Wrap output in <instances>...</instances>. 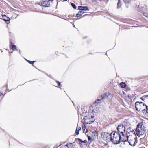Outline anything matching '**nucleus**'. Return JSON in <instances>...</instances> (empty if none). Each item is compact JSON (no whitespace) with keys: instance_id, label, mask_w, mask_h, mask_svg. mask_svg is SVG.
<instances>
[{"instance_id":"nucleus-19","label":"nucleus","mask_w":148,"mask_h":148,"mask_svg":"<svg viewBox=\"0 0 148 148\" xmlns=\"http://www.w3.org/2000/svg\"><path fill=\"white\" fill-rule=\"evenodd\" d=\"M148 97V95H144V96H143L141 98V99L143 100H144L145 99V98H146V97Z\"/></svg>"},{"instance_id":"nucleus-21","label":"nucleus","mask_w":148,"mask_h":148,"mask_svg":"<svg viewBox=\"0 0 148 148\" xmlns=\"http://www.w3.org/2000/svg\"><path fill=\"white\" fill-rule=\"evenodd\" d=\"M71 6L74 9H76V7L75 4L73 3H71Z\"/></svg>"},{"instance_id":"nucleus-4","label":"nucleus","mask_w":148,"mask_h":148,"mask_svg":"<svg viewBox=\"0 0 148 148\" xmlns=\"http://www.w3.org/2000/svg\"><path fill=\"white\" fill-rule=\"evenodd\" d=\"M136 131L138 136L139 137L140 135L143 134L144 132V127L142 123H139L137 125Z\"/></svg>"},{"instance_id":"nucleus-12","label":"nucleus","mask_w":148,"mask_h":148,"mask_svg":"<svg viewBox=\"0 0 148 148\" xmlns=\"http://www.w3.org/2000/svg\"><path fill=\"white\" fill-rule=\"evenodd\" d=\"M2 18L5 21L7 24H9L10 19L9 17L4 15L2 16Z\"/></svg>"},{"instance_id":"nucleus-16","label":"nucleus","mask_w":148,"mask_h":148,"mask_svg":"<svg viewBox=\"0 0 148 148\" xmlns=\"http://www.w3.org/2000/svg\"><path fill=\"white\" fill-rule=\"evenodd\" d=\"M117 5V8L118 9L120 8L121 6V1L120 0H118Z\"/></svg>"},{"instance_id":"nucleus-34","label":"nucleus","mask_w":148,"mask_h":148,"mask_svg":"<svg viewBox=\"0 0 148 148\" xmlns=\"http://www.w3.org/2000/svg\"><path fill=\"white\" fill-rule=\"evenodd\" d=\"M67 1V0H63L62 1L64 2L65 1Z\"/></svg>"},{"instance_id":"nucleus-8","label":"nucleus","mask_w":148,"mask_h":148,"mask_svg":"<svg viewBox=\"0 0 148 148\" xmlns=\"http://www.w3.org/2000/svg\"><path fill=\"white\" fill-rule=\"evenodd\" d=\"M110 93H104L98 97L97 101V103H98L99 101H103V100L105 98L108 97L110 95Z\"/></svg>"},{"instance_id":"nucleus-3","label":"nucleus","mask_w":148,"mask_h":148,"mask_svg":"<svg viewBox=\"0 0 148 148\" xmlns=\"http://www.w3.org/2000/svg\"><path fill=\"white\" fill-rule=\"evenodd\" d=\"M137 138L136 136H130L126 137L125 136L124 142H128L132 146H134L137 142Z\"/></svg>"},{"instance_id":"nucleus-33","label":"nucleus","mask_w":148,"mask_h":148,"mask_svg":"<svg viewBox=\"0 0 148 148\" xmlns=\"http://www.w3.org/2000/svg\"><path fill=\"white\" fill-rule=\"evenodd\" d=\"M53 1V0H48V1L49 2V1Z\"/></svg>"},{"instance_id":"nucleus-29","label":"nucleus","mask_w":148,"mask_h":148,"mask_svg":"<svg viewBox=\"0 0 148 148\" xmlns=\"http://www.w3.org/2000/svg\"><path fill=\"white\" fill-rule=\"evenodd\" d=\"M56 82L58 83V86H59L60 85V82L58 81H56Z\"/></svg>"},{"instance_id":"nucleus-11","label":"nucleus","mask_w":148,"mask_h":148,"mask_svg":"<svg viewBox=\"0 0 148 148\" xmlns=\"http://www.w3.org/2000/svg\"><path fill=\"white\" fill-rule=\"evenodd\" d=\"M97 101H95L94 103L91 106V110L94 112H96L97 111V105L96 104V103H97Z\"/></svg>"},{"instance_id":"nucleus-18","label":"nucleus","mask_w":148,"mask_h":148,"mask_svg":"<svg viewBox=\"0 0 148 148\" xmlns=\"http://www.w3.org/2000/svg\"><path fill=\"white\" fill-rule=\"evenodd\" d=\"M125 88V89L124 90L126 92H128L130 90V88L129 87H126Z\"/></svg>"},{"instance_id":"nucleus-26","label":"nucleus","mask_w":148,"mask_h":148,"mask_svg":"<svg viewBox=\"0 0 148 148\" xmlns=\"http://www.w3.org/2000/svg\"><path fill=\"white\" fill-rule=\"evenodd\" d=\"M75 134L77 135H78L79 134V131L77 130H76Z\"/></svg>"},{"instance_id":"nucleus-24","label":"nucleus","mask_w":148,"mask_h":148,"mask_svg":"<svg viewBox=\"0 0 148 148\" xmlns=\"http://www.w3.org/2000/svg\"><path fill=\"white\" fill-rule=\"evenodd\" d=\"M82 130H84V131L86 129V126H85L84 123H83V125H82Z\"/></svg>"},{"instance_id":"nucleus-7","label":"nucleus","mask_w":148,"mask_h":148,"mask_svg":"<svg viewBox=\"0 0 148 148\" xmlns=\"http://www.w3.org/2000/svg\"><path fill=\"white\" fill-rule=\"evenodd\" d=\"M101 137L107 141H108L111 140L110 134L106 132H102Z\"/></svg>"},{"instance_id":"nucleus-36","label":"nucleus","mask_w":148,"mask_h":148,"mask_svg":"<svg viewBox=\"0 0 148 148\" xmlns=\"http://www.w3.org/2000/svg\"><path fill=\"white\" fill-rule=\"evenodd\" d=\"M123 94H125V93H123Z\"/></svg>"},{"instance_id":"nucleus-20","label":"nucleus","mask_w":148,"mask_h":148,"mask_svg":"<svg viewBox=\"0 0 148 148\" xmlns=\"http://www.w3.org/2000/svg\"><path fill=\"white\" fill-rule=\"evenodd\" d=\"M88 139L89 141V143L90 144L91 142V138L89 136H88Z\"/></svg>"},{"instance_id":"nucleus-31","label":"nucleus","mask_w":148,"mask_h":148,"mask_svg":"<svg viewBox=\"0 0 148 148\" xmlns=\"http://www.w3.org/2000/svg\"><path fill=\"white\" fill-rule=\"evenodd\" d=\"M131 95V99L134 98V97H135L134 95L133 94H132V95Z\"/></svg>"},{"instance_id":"nucleus-27","label":"nucleus","mask_w":148,"mask_h":148,"mask_svg":"<svg viewBox=\"0 0 148 148\" xmlns=\"http://www.w3.org/2000/svg\"><path fill=\"white\" fill-rule=\"evenodd\" d=\"M143 15L145 17H147L148 16V14L146 13H143Z\"/></svg>"},{"instance_id":"nucleus-28","label":"nucleus","mask_w":148,"mask_h":148,"mask_svg":"<svg viewBox=\"0 0 148 148\" xmlns=\"http://www.w3.org/2000/svg\"><path fill=\"white\" fill-rule=\"evenodd\" d=\"M123 1L125 3H127L130 1V0H123Z\"/></svg>"},{"instance_id":"nucleus-15","label":"nucleus","mask_w":148,"mask_h":148,"mask_svg":"<svg viewBox=\"0 0 148 148\" xmlns=\"http://www.w3.org/2000/svg\"><path fill=\"white\" fill-rule=\"evenodd\" d=\"M84 13V12L82 11L79 12L77 14H76V17H78L80 16Z\"/></svg>"},{"instance_id":"nucleus-10","label":"nucleus","mask_w":148,"mask_h":148,"mask_svg":"<svg viewBox=\"0 0 148 148\" xmlns=\"http://www.w3.org/2000/svg\"><path fill=\"white\" fill-rule=\"evenodd\" d=\"M49 2L47 0H44L39 3L40 5L43 7H49L50 6L49 4Z\"/></svg>"},{"instance_id":"nucleus-17","label":"nucleus","mask_w":148,"mask_h":148,"mask_svg":"<svg viewBox=\"0 0 148 148\" xmlns=\"http://www.w3.org/2000/svg\"><path fill=\"white\" fill-rule=\"evenodd\" d=\"M119 85L122 88H125L126 87V84L125 83L123 82L120 83Z\"/></svg>"},{"instance_id":"nucleus-23","label":"nucleus","mask_w":148,"mask_h":148,"mask_svg":"<svg viewBox=\"0 0 148 148\" xmlns=\"http://www.w3.org/2000/svg\"><path fill=\"white\" fill-rule=\"evenodd\" d=\"M77 139H78V141H79V142H81L82 143H85V141H82V140L81 139H80L79 138H77Z\"/></svg>"},{"instance_id":"nucleus-30","label":"nucleus","mask_w":148,"mask_h":148,"mask_svg":"<svg viewBox=\"0 0 148 148\" xmlns=\"http://www.w3.org/2000/svg\"><path fill=\"white\" fill-rule=\"evenodd\" d=\"M128 97L130 100H132V99H131V95H128Z\"/></svg>"},{"instance_id":"nucleus-37","label":"nucleus","mask_w":148,"mask_h":148,"mask_svg":"<svg viewBox=\"0 0 148 148\" xmlns=\"http://www.w3.org/2000/svg\"><path fill=\"white\" fill-rule=\"evenodd\" d=\"M148 114V112H146Z\"/></svg>"},{"instance_id":"nucleus-32","label":"nucleus","mask_w":148,"mask_h":148,"mask_svg":"<svg viewBox=\"0 0 148 148\" xmlns=\"http://www.w3.org/2000/svg\"><path fill=\"white\" fill-rule=\"evenodd\" d=\"M3 95V94L2 93H0V97L2 96Z\"/></svg>"},{"instance_id":"nucleus-6","label":"nucleus","mask_w":148,"mask_h":148,"mask_svg":"<svg viewBox=\"0 0 148 148\" xmlns=\"http://www.w3.org/2000/svg\"><path fill=\"white\" fill-rule=\"evenodd\" d=\"M117 133L120 134V135L123 136H126V134L125 132V127L123 125H119L117 127Z\"/></svg>"},{"instance_id":"nucleus-2","label":"nucleus","mask_w":148,"mask_h":148,"mask_svg":"<svg viewBox=\"0 0 148 148\" xmlns=\"http://www.w3.org/2000/svg\"><path fill=\"white\" fill-rule=\"evenodd\" d=\"M135 108L136 110L139 112L146 111L148 112V106L146 105L145 103L137 101L135 103Z\"/></svg>"},{"instance_id":"nucleus-14","label":"nucleus","mask_w":148,"mask_h":148,"mask_svg":"<svg viewBox=\"0 0 148 148\" xmlns=\"http://www.w3.org/2000/svg\"><path fill=\"white\" fill-rule=\"evenodd\" d=\"M10 47L11 49L14 50L16 49V46L14 45H13L12 42L10 41Z\"/></svg>"},{"instance_id":"nucleus-35","label":"nucleus","mask_w":148,"mask_h":148,"mask_svg":"<svg viewBox=\"0 0 148 148\" xmlns=\"http://www.w3.org/2000/svg\"><path fill=\"white\" fill-rule=\"evenodd\" d=\"M88 131V130H86V132H87Z\"/></svg>"},{"instance_id":"nucleus-5","label":"nucleus","mask_w":148,"mask_h":148,"mask_svg":"<svg viewBox=\"0 0 148 148\" xmlns=\"http://www.w3.org/2000/svg\"><path fill=\"white\" fill-rule=\"evenodd\" d=\"M84 119L85 123L90 124L95 121V118L90 114H88L86 116H84Z\"/></svg>"},{"instance_id":"nucleus-1","label":"nucleus","mask_w":148,"mask_h":148,"mask_svg":"<svg viewBox=\"0 0 148 148\" xmlns=\"http://www.w3.org/2000/svg\"><path fill=\"white\" fill-rule=\"evenodd\" d=\"M110 140L114 144H119L120 142H123L125 136H122L117 132H112L110 134Z\"/></svg>"},{"instance_id":"nucleus-9","label":"nucleus","mask_w":148,"mask_h":148,"mask_svg":"<svg viewBox=\"0 0 148 148\" xmlns=\"http://www.w3.org/2000/svg\"><path fill=\"white\" fill-rule=\"evenodd\" d=\"M132 134H134V136H136L134 131L130 127L128 128L127 130L126 134V137L132 136Z\"/></svg>"},{"instance_id":"nucleus-22","label":"nucleus","mask_w":148,"mask_h":148,"mask_svg":"<svg viewBox=\"0 0 148 148\" xmlns=\"http://www.w3.org/2000/svg\"><path fill=\"white\" fill-rule=\"evenodd\" d=\"M26 60L30 64H33L34 63V62H35V61H30L28 60Z\"/></svg>"},{"instance_id":"nucleus-13","label":"nucleus","mask_w":148,"mask_h":148,"mask_svg":"<svg viewBox=\"0 0 148 148\" xmlns=\"http://www.w3.org/2000/svg\"><path fill=\"white\" fill-rule=\"evenodd\" d=\"M78 8L79 10L82 11H86L88 10V7L87 6H78Z\"/></svg>"},{"instance_id":"nucleus-25","label":"nucleus","mask_w":148,"mask_h":148,"mask_svg":"<svg viewBox=\"0 0 148 148\" xmlns=\"http://www.w3.org/2000/svg\"><path fill=\"white\" fill-rule=\"evenodd\" d=\"M81 130V128L80 127H79L78 125L77 126L76 130Z\"/></svg>"}]
</instances>
